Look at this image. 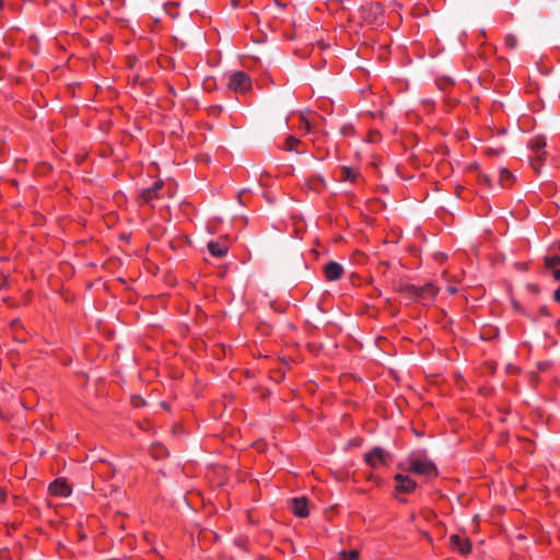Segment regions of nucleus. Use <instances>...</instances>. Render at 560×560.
I'll list each match as a JSON object with an SVG mask.
<instances>
[{
    "label": "nucleus",
    "instance_id": "nucleus-1",
    "mask_svg": "<svg viewBox=\"0 0 560 560\" xmlns=\"http://www.w3.org/2000/svg\"><path fill=\"white\" fill-rule=\"evenodd\" d=\"M399 468L419 476H425L428 478L438 476L436 466L432 460L425 457L422 458L420 456H416L415 454H411L406 459L405 464H399Z\"/></svg>",
    "mask_w": 560,
    "mask_h": 560
},
{
    "label": "nucleus",
    "instance_id": "nucleus-2",
    "mask_svg": "<svg viewBox=\"0 0 560 560\" xmlns=\"http://www.w3.org/2000/svg\"><path fill=\"white\" fill-rule=\"evenodd\" d=\"M438 288L430 282L422 287L401 284L398 289V292L411 302L432 301L438 294Z\"/></svg>",
    "mask_w": 560,
    "mask_h": 560
},
{
    "label": "nucleus",
    "instance_id": "nucleus-3",
    "mask_svg": "<svg viewBox=\"0 0 560 560\" xmlns=\"http://www.w3.org/2000/svg\"><path fill=\"white\" fill-rule=\"evenodd\" d=\"M382 14L383 7L380 2H366L360 7V15L365 22L375 23Z\"/></svg>",
    "mask_w": 560,
    "mask_h": 560
},
{
    "label": "nucleus",
    "instance_id": "nucleus-4",
    "mask_svg": "<svg viewBox=\"0 0 560 560\" xmlns=\"http://www.w3.org/2000/svg\"><path fill=\"white\" fill-rule=\"evenodd\" d=\"M388 457L389 453L387 451L381 446H375L364 455V460L370 467L376 468L378 465H387Z\"/></svg>",
    "mask_w": 560,
    "mask_h": 560
},
{
    "label": "nucleus",
    "instance_id": "nucleus-5",
    "mask_svg": "<svg viewBox=\"0 0 560 560\" xmlns=\"http://www.w3.org/2000/svg\"><path fill=\"white\" fill-rule=\"evenodd\" d=\"M164 188L163 180H156L151 187L142 189L139 194L141 203L151 205L154 200L160 199L163 195L161 190Z\"/></svg>",
    "mask_w": 560,
    "mask_h": 560
},
{
    "label": "nucleus",
    "instance_id": "nucleus-6",
    "mask_svg": "<svg viewBox=\"0 0 560 560\" xmlns=\"http://www.w3.org/2000/svg\"><path fill=\"white\" fill-rule=\"evenodd\" d=\"M396 481V490L404 493H411L417 488V482L407 475L397 474L394 477Z\"/></svg>",
    "mask_w": 560,
    "mask_h": 560
},
{
    "label": "nucleus",
    "instance_id": "nucleus-7",
    "mask_svg": "<svg viewBox=\"0 0 560 560\" xmlns=\"http://www.w3.org/2000/svg\"><path fill=\"white\" fill-rule=\"evenodd\" d=\"M228 86L235 93L245 95V73L243 71L234 72L229 79Z\"/></svg>",
    "mask_w": 560,
    "mask_h": 560
},
{
    "label": "nucleus",
    "instance_id": "nucleus-8",
    "mask_svg": "<svg viewBox=\"0 0 560 560\" xmlns=\"http://www.w3.org/2000/svg\"><path fill=\"white\" fill-rule=\"evenodd\" d=\"M546 138L544 136H536L528 141V148L535 153L538 160H544L547 155L545 151Z\"/></svg>",
    "mask_w": 560,
    "mask_h": 560
},
{
    "label": "nucleus",
    "instance_id": "nucleus-9",
    "mask_svg": "<svg viewBox=\"0 0 560 560\" xmlns=\"http://www.w3.org/2000/svg\"><path fill=\"white\" fill-rule=\"evenodd\" d=\"M49 492L54 495L67 498L71 494V488L65 479L58 478L49 485Z\"/></svg>",
    "mask_w": 560,
    "mask_h": 560
},
{
    "label": "nucleus",
    "instance_id": "nucleus-10",
    "mask_svg": "<svg viewBox=\"0 0 560 560\" xmlns=\"http://www.w3.org/2000/svg\"><path fill=\"white\" fill-rule=\"evenodd\" d=\"M324 273L327 280L336 281L341 278L343 273V267L336 261H329L324 267Z\"/></svg>",
    "mask_w": 560,
    "mask_h": 560
},
{
    "label": "nucleus",
    "instance_id": "nucleus-11",
    "mask_svg": "<svg viewBox=\"0 0 560 560\" xmlns=\"http://www.w3.org/2000/svg\"><path fill=\"white\" fill-rule=\"evenodd\" d=\"M307 499L305 497L293 498L291 500V508L298 517H305L308 515Z\"/></svg>",
    "mask_w": 560,
    "mask_h": 560
},
{
    "label": "nucleus",
    "instance_id": "nucleus-12",
    "mask_svg": "<svg viewBox=\"0 0 560 560\" xmlns=\"http://www.w3.org/2000/svg\"><path fill=\"white\" fill-rule=\"evenodd\" d=\"M452 547L458 550L462 555H468L471 551V544L468 539L460 537L459 535L451 536Z\"/></svg>",
    "mask_w": 560,
    "mask_h": 560
},
{
    "label": "nucleus",
    "instance_id": "nucleus-13",
    "mask_svg": "<svg viewBox=\"0 0 560 560\" xmlns=\"http://www.w3.org/2000/svg\"><path fill=\"white\" fill-rule=\"evenodd\" d=\"M208 250L213 257L220 258L226 254L228 247L224 244L211 241L208 243Z\"/></svg>",
    "mask_w": 560,
    "mask_h": 560
},
{
    "label": "nucleus",
    "instance_id": "nucleus-14",
    "mask_svg": "<svg viewBox=\"0 0 560 560\" xmlns=\"http://www.w3.org/2000/svg\"><path fill=\"white\" fill-rule=\"evenodd\" d=\"M560 265V256L550 255L545 257V266L548 269H557L556 267Z\"/></svg>",
    "mask_w": 560,
    "mask_h": 560
},
{
    "label": "nucleus",
    "instance_id": "nucleus-15",
    "mask_svg": "<svg viewBox=\"0 0 560 560\" xmlns=\"http://www.w3.org/2000/svg\"><path fill=\"white\" fill-rule=\"evenodd\" d=\"M339 556L342 560H359L360 559V555H359L358 550H350V551L342 550L339 553Z\"/></svg>",
    "mask_w": 560,
    "mask_h": 560
},
{
    "label": "nucleus",
    "instance_id": "nucleus-16",
    "mask_svg": "<svg viewBox=\"0 0 560 560\" xmlns=\"http://www.w3.org/2000/svg\"><path fill=\"white\" fill-rule=\"evenodd\" d=\"M151 452H152V456L158 458V459L163 458L167 454L166 448L163 445H160V444L159 445H153Z\"/></svg>",
    "mask_w": 560,
    "mask_h": 560
},
{
    "label": "nucleus",
    "instance_id": "nucleus-17",
    "mask_svg": "<svg viewBox=\"0 0 560 560\" xmlns=\"http://www.w3.org/2000/svg\"><path fill=\"white\" fill-rule=\"evenodd\" d=\"M505 45L510 48V49H515L517 47V38L515 35L513 34H509L505 36Z\"/></svg>",
    "mask_w": 560,
    "mask_h": 560
},
{
    "label": "nucleus",
    "instance_id": "nucleus-18",
    "mask_svg": "<svg viewBox=\"0 0 560 560\" xmlns=\"http://www.w3.org/2000/svg\"><path fill=\"white\" fill-rule=\"evenodd\" d=\"M300 142L299 139H296L295 137H288L287 138V141H285V150L288 151H293L294 150V145L298 144Z\"/></svg>",
    "mask_w": 560,
    "mask_h": 560
},
{
    "label": "nucleus",
    "instance_id": "nucleus-19",
    "mask_svg": "<svg viewBox=\"0 0 560 560\" xmlns=\"http://www.w3.org/2000/svg\"><path fill=\"white\" fill-rule=\"evenodd\" d=\"M342 178L345 180H351L352 182V180H354L355 175H354V173H353V171L351 168L343 167L342 168Z\"/></svg>",
    "mask_w": 560,
    "mask_h": 560
},
{
    "label": "nucleus",
    "instance_id": "nucleus-20",
    "mask_svg": "<svg viewBox=\"0 0 560 560\" xmlns=\"http://www.w3.org/2000/svg\"><path fill=\"white\" fill-rule=\"evenodd\" d=\"M512 177H513V174L509 170H506V168L501 170L500 180L502 183V186L504 185V180L511 179Z\"/></svg>",
    "mask_w": 560,
    "mask_h": 560
},
{
    "label": "nucleus",
    "instance_id": "nucleus-21",
    "mask_svg": "<svg viewBox=\"0 0 560 560\" xmlns=\"http://www.w3.org/2000/svg\"><path fill=\"white\" fill-rule=\"evenodd\" d=\"M340 132L343 136H350L353 133V127L351 125H345L340 128Z\"/></svg>",
    "mask_w": 560,
    "mask_h": 560
},
{
    "label": "nucleus",
    "instance_id": "nucleus-22",
    "mask_svg": "<svg viewBox=\"0 0 560 560\" xmlns=\"http://www.w3.org/2000/svg\"><path fill=\"white\" fill-rule=\"evenodd\" d=\"M530 163L533 168L538 172L540 166L542 165V160H538L537 156H535V159H533Z\"/></svg>",
    "mask_w": 560,
    "mask_h": 560
},
{
    "label": "nucleus",
    "instance_id": "nucleus-23",
    "mask_svg": "<svg viewBox=\"0 0 560 560\" xmlns=\"http://www.w3.org/2000/svg\"><path fill=\"white\" fill-rule=\"evenodd\" d=\"M250 448H255L257 452H262L265 450V443L257 441L250 445Z\"/></svg>",
    "mask_w": 560,
    "mask_h": 560
},
{
    "label": "nucleus",
    "instance_id": "nucleus-24",
    "mask_svg": "<svg viewBox=\"0 0 560 560\" xmlns=\"http://www.w3.org/2000/svg\"><path fill=\"white\" fill-rule=\"evenodd\" d=\"M539 314L542 315V316H548V317L551 316L549 311H548V308H547V306H545V305L540 306Z\"/></svg>",
    "mask_w": 560,
    "mask_h": 560
},
{
    "label": "nucleus",
    "instance_id": "nucleus-25",
    "mask_svg": "<svg viewBox=\"0 0 560 560\" xmlns=\"http://www.w3.org/2000/svg\"><path fill=\"white\" fill-rule=\"evenodd\" d=\"M553 299L557 303L560 304V287L555 291Z\"/></svg>",
    "mask_w": 560,
    "mask_h": 560
},
{
    "label": "nucleus",
    "instance_id": "nucleus-26",
    "mask_svg": "<svg viewBox=\"0 0 560 560\" xmlns=\"http://www.w3.org/2000/svg\"><path fill=\"white\" fill-rule=\"evenodd\" d=\"M144 404V400L140 397H137V398H133V405L136 407H139L140 405H143Z\"/></svg>",
    "mask_w": 560,
    "mask_h": 560
},
{
    "label": "nucleus",
    "instance_id": "nucleus-27",
    "mask_svg": "<svg viewBox=\"0 0 560 560\" xmlns=\"http://www.w3.org/2000/svg\"><path fill=\"white\" fill-rule=\"evenodd\" d=\"M7 499V492L3 489H0V504H2Z\"/></svg>",
    "mask_w": 560,
    "mask_h": 560
},
{
    "label": "nucleus",
    "instance_id": "nucleus-28",
    "mask_svg": "<svg viewBox=\"0 0 560 560\" xmlns=\"http://www.w3.org/2000/svg\"><path fill=\"white\" fill-rule=\"evenodd\" d=\"M552 275L556 281H560V269H553Z\"/></svg>",
    "mask_w": 560,
    "mask_h": 560
},
{
    "label": "nucleus",
    "instance_id": "nucleus-29",
    "mask_svg": "<svg viewBox=\"0 0 560 560\" xmlns=\"http://www.w3.org/2000/svg\"><path fill=\"white\" fill-rule=\"evenodd\" d=\"M246 80H247V92H248L250 90V88H252V80H250L248 74L246 77Z\"/></svg>",
    "mask_w": 560,
    "mask_h": 560
},
{
    "label": "nucleus",
    "instance_id": "nucleus-30",
    "mask_svg": "<svg viewBox=\"0 0 560 560\" xmlns=\"http://www.w3.org/2000/svg\"><path fill=\"white\" fill-rule=\"evenodd\" d=\"M240 2H241V0H231V5H232L233 8H237V7H238V4H240Z\"/></svg>",
    "mask_w": 560,
    "mask_h": 560
},
{
    "label": "nucleus",
    "instance_id": "nucleus-31",
    "mask_svg": "<svg viewBox=\"0 0 560 560\" xmlns=\"http://www.w3.org/2000/svg\"><path fill=\"white\" fill-rule=\"evenodd\" d=\"M244 191H245V190H241V191L238 192V195H237V198H238V200H240V202H241V203H243L242 198H243V194H244Z\"/></svg>",
    "mask_w": 560,
    "mask_h": 560
},
{
    "label": "nucleus",
    "instance_id": "nucleus-32",
    "mask_svg": "<svg viewBox=\"0 0 560 560\" xmlns=\"http://www.w3.org/2000/svg\"><path fill=\"white\" fill-rule=\"evenodd\" d=\"M488 154H490V155H497V154H498V151H497V150H493V149H489V150H488Z\"/></svg>",
    "mask_w": 560,
    "mask_h": 560
},
{
    "label": "nucleus",
    "instance_id": "nucleus-33",
    "mask_svg": "<svg viewBox=\"0 0 560 560\" xmlns=\"http://www.w3.org/2000/svg\"><path fill=\"white\" fill-rule=\"evenodd\" d=\"M246 58H247V59H248V58H253V59H255V60H256V59H258L257 57H255V56H249V55H246Z\"/></svg>",
    "mask_w": 560,
    "mask_h": 560
},
{
    "label": "nucleus",
    "instance_id": "nucleus-34",
    "mask_svg": "<svg viewBox=\"0 0 560 560\" xmlns=\"http://www.w3.org/2000/svg\"><path fill=\"white\" fill-rule=\"evenodd\" d=\"M3 8V2L0 0V10Z\"/></svg>",
    "mask_w": 560,
    "mask_h": 560
},
{
    "label": "nucleus",
    "instance_id": "nucleus-35",
    "mask_svg": "<svg viewBox=\"0 0 560 560\" xmlns=\"http://www.w3.org/2000/svg\"><path fill=\"white\" fill-rule=\"evenodd\" d=\"M249 259H250V257H249V253L247 252L246 260L248 261Z\"/></svg>",
    "mask_w": 560,
    "mask_h": 560
},
{
    "label": "nucleus",
    "instance_id": "nucleus-36",
    "mask_svg": "<svg viewBox=\"0 0 560 560\" xmlns=\"http://www.w3.org/2000/svg\"><path fill=\"white\" fill-rule=\"evenodd\" d=\"M532 288H533L535 291H537V290H538L537 285H532Z\"/></svg>",
    "mask_w": 560,
    "mask_h": 560
},
{
    "label": "nucleus",
    "instance_id": "nucleus-37",
    "mask_svg": "<svg viewBox=\"0 0 560 560\" xmlns=\"http://www.w3.org/2000/svg\"><path fill=\"white\" fill-rule=\"evenodd\" d=\"M558 324L560 325V319H559V323H558Z\"/></svg>",
    "mask_w": 560,
    "mask_h": 560
}]
</instances>
